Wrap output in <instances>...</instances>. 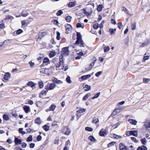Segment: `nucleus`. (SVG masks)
Listing matches in <instances>:
<instances>
[{"label":"nucleus","instance_id":"obj_1","mask_svg":"<svg viewBox=\"0 0 150 150\" xmlns=\"http://www.w3.org/2000/svg\"><path fill=\"white\" fill-rule=\"evenodd\" d=\"M77 40L75 42V44H79L80 46L84 47L83 43L80 33H77Z\"/></svg>","mask_w":150,"mask_h":150},{"label":"nucleus","instance_id":"obj_2","mask_svg":"<svg viewBox=\"0 0 150 150\" xmlns=\"http://www.w3.org/2000/svg\"><path fill=\"white\" fill-rule=\"evenodd\" d=\"M62 57L60 58L59 57V61L58 62L55 63V65L56 67V69L57 70H60V68L61 66L62 65L63 63V61L62 59Z\"/></svg>","mask_w":150,"mask_h":150},{"label":"nucleus","instance_id":"obj_3","mask_svg":"<svg viewBox=\"0 0 150 150\" xmlns=\"http://www.w3.org/2000/svg\"><path fill=\"white\" fill-rule=\"evenodd\" d=\"M56 85L54 83H51L50 84L48 83L45 86V89L47 90H52L56 87Z\"/></svg>","mask_w":150,"mask_h":150},{"label":"nucleus","instance_id":"obj_4","mask_svg":"<svg viewBox=\"0 0 150 150\" xmlns=\"http://www.w3.org/2000/svg\"><path fill=\"white\" fill-rule=\"evenodd\" d=\"M62 54L64 56H67L69 54V52L68 47H64L62 49L61 51Z\"/></svg>","mask_w":150,"mask_h":150},{"label":"nucleus","instance_id":"obj_5","mask_svg":"<svg viewBox=\"0 0 150 150\" xmlns=\"http://www.w3.org/2000/svg\"><path fill=\"white\" fill-rule=\"evenodd\" d=\"M96 61V59L95 57H94L93 58V62L91 63L89 65V67H86V71H89L92 68V67L94 66L95 63Z\"/></svg>","mask_w":150,"mask_h":150},{"label":"nucleus","instance_id":"obj_6","mask_svg":"<svg viewBox=\"0 0 150 150\" xmlns=\"http://www.w3.org/2000/svg\"><path fill=\"white\" fill-rule=\"evenodd\" d=\"M66 32L67 33H70L72 31L71 26L69 24H67L65 25Z\"/></svg>","mask_w":150,"mask_h":150},{"label":"nucleus","instance_id":"obj_7","mask_svg":"<svg viewBox=\"0 0 150 150\" xmlns=\"http://www.w3.org/2000/svg\"><path fill=\"white\" fill-rule=\"evenodd\" d=\"M84 14L87 16L91 15L92 13V11L91 8H87L86 10H84Z\"/></svg>","mask_w":150,"mask_h":150},{"label":"nucleus","instance_id":"obj_8","mask_svg":"<svg viewBox=\"0 0 150 150\" xmlns=\"http://www.w3.org/2000/svg\"><path fill=\"white\" fill-rule=\"evenodd\" d=\"M142 9L144 11L147 12L150 10V3H149L144 6Z\"/></svg>","mask_w":150,"mask_h":150},{"label":"nucleus","instance_id":"obj_9","mask_svg":"<svg viewBox=\"0 0 150 150\" xmlns=\"http://www.w3.org/2000/svg\"><path fill=\"white\" fill-rule=\"evenodd\" d=\"M50 70V69L42 68L40 69V71L42 73L49 74H50L49 71Z\"/></svg>","mask_w":150,"mask_h":150},{"label":"nucleus","instance_id":"obj_10","mask_svg":"<svg viewBox=\"0 0 150 150\" xmlns=\"http://www.w3.org/2000/svg\"><path fill=\"white\" fill-rule=\"evenodd\" d=\"M47 91L45 90H44L42 91L39 94V97L42 98L46 96L47 95Z\"/></svg>","mask_w":150,"mask_h":150},{"label":"nucleus","instance_id":"obj_11","mask_svg":"<svg viewBox=\"0 0 150 150\" xmlns=\"http://www.w3.org/2000/svg\"><path fill=\"white\" fill-rule=\"evenodd\" d=\"M52 80L54 83L57 84H61L63 83L61 81L58 80L55 77H53L52 79Z\"/></svg>","mask_w":150,"mask_h":150},{"label":"nucleus","instance_id":"obj_12","mask_svg":"<svg viewBox=\"0 0 150 150\" xmlns=\"http://www.w3.org/2000/svg\"><path fill=\"white\" fill-rule=\"evenodd\" d=\"M10 76L11 74L9 73H6L4 76V79L6 81H8L10 78Z\"/></svg>","mask_w":150,"mask_h":150},{"label":"nucleus","instance_id":"obj_13","mask_svg":"<svg viewBox=\"0 0 150 150\" xmlns=\"http://www.w3.org/2000/svg\"><path fill=\"white\" fill-rule=\"evenodd\" d=\"M23 109L26 113H28L30 111V109L29 106L25 105L23 107Z\"/></svg>","mask_w":150,"mask_h":150},{"label":"nucleus","instance_id":"obj_14","mask_svg":"<svg viewBox=\"0 0 150 150\" xmlns=\"http://www.w3.org/2000/svg\"><path fill=\"white\" fill-rule=\"evenodd\" d=\"M122 110L121 109H120L119 108L117 109H115L111 114V115L114 116L116 115L117 114L119 113L120 112V111Z\"/></svg>","mask_w":150,"mask_h":150},{"label":"nucleus","instance_id":"obj_15","mask_svg":"<svg viewBox=\"0 0 150 150\" xmlns=\"http://www.w3.org/2000/svg\"><path fill=\"white\" fill-rule=\"evenodd\" d=\"M119 150H128L126 147L122 143H121L119 145Z\"/></svg>","mask_w":150,"mask_h":150},{"label":"nucleus","instance_id":"obj_16","mask_svg":"<svg viewBox=\"0 0 150 150\" xmlns=\"http://www.w3.org/2000/svg\"><path fill=\"white\" fill-rule=\"evenodd\" d=\"M99 134L101 136L105 137L107 134L106 132L104 131L103 129H102L99 132Z\"/></svg>","mask_w":150,"mask_h":150},{"label":"nucleus","instance_id":"obj_17","mask_svg":"<svg viewBox=\"0 0 150 150\" xmlns=\"http://www.w3.org/2000/svg\"><path fill=\"white\" fill-rule=\"evenodd\" d=\"M14 142L15 143V144L16 145H18L19 144H21L22 140L15 137Z\"/></svg>","mask_w":150,"mask_h":150},{"label":"nucleus","instance_id":"obj_18","mask_svg":"<svg viewBox=\"0 0 150 150\" xmlns=\"http://www.w3.org/2000/svg\"><path fill=\"white\" fill-rule=\"evenodd\" d=\"M27 85L28 86L31 87L32 88H35V84L31 81H29L27 83Z\"/></svg>","mask_w":150,"mask_h":150},{"label":"nucleus","instance_id":"obj_19","mask_svg":"<svg viewBox=\"0 0 150 150\" xmlns=\"http://www.w3.org/2000/svg\"><path fill=\"white\" fill-rule=\"evenodd\" d=\"M60 70H62L64 71H66L68 69V67L67 66H64V62H63V63L62 64L61 66V68H60Z\"/></svg>","mask_w":150,"mask_h":150},{"label":"nucleus","instance_id":"obj_20","mask_svg":"<svg viewBox=\"0 0 150 150\" xmlns=\"http://www.w3.org/2000/svg\"><path fill=\"white\" fill-rule=\"evenodd\" d=\"M128 121L132 125H136L137 124V122L135 120L132 119H129L128 120Z\"/></svg>","mask_w":150,"mask_h":150},{"label":"nucleus","instance_id":"obj_21","mask_svg":"<svg viewBox=\"0 0 150 150\" xmlns=\"http://www.w3.org/2000/svg\"><path fill=\"white\" fill-rule=\"evenodd\" d=\"M91 75L90 74L84 75L81 76V79L82 80H85L91 77Z\"/></svg>","mask_w":150,"mask_h":150},{"label":"nucleus","instance_id":"obj_22","mask_svg":"<svg viewBox=\"0 0 150 150\" xmlns=\"http://www.w3.org/2000/svg\"><path fill=\"white\" fill-rule=\"evenodd\" d=\"M71 132V129L69 128V127H67V130L64 133V134L67 135H69Z\"/></svg>","mask_w":150,"mask_h":150},{"label":"nucleus","instance_id":"obj_23","mask_svg":"<svg viewBox=\"0 0 150 150\" xmlns=\"http://www.w3.org/2000/svg\"><path fill=\"white\" fill-rule=\"evenodd\" d=\"M35 122L36 124L39 125L41 123L40 118V117H37L35 120Z\"/></svg>","mask_w":150,"mask_h":150},{"label":"nucleus","instance_id":"obj_24","mask_svg":"<svg viewBox=\"0 0 150 150\" xmlns=\"http://www.w3.org/2000/svg\"><path fill=\"white\" fill-rule=\"evenodd\" d=\"M99 122L98 119L96 117H94L93 119L92 122L93 123L97 124Z\"/></svg>","mask_w":150,"mask_h":150},{"label":"nucleus","instance_id":"obj_25","mask_svg":"<svg viewBox=\"0 0 150 150\" xmlns=\"http://www.w3.org/2000/svg\"><path fill=\"white\" fill-rule=\"evenodd\" d=\"M91 88V86L87 85H86L83 87V89L85 91H89Z\"/></svg>","mask_w":150,"mask_h":150},{"label":"nucleus","instance_id":"obj_26","mask_svg":"<svg viewBox=\"0 0 150 150\" xmlns=\"http://www.w3.org/2000/svg\"><path fill=\"white\" fill-rule=\"evenodd\" d=\"M116 30V29H112L110 28L109 29V31L110 32V33L111 35L114 34L115 33Z\"/></svg>","mask_w":150,"mask_h":150},{"label":"nucleus","instance_id":"obj_27","mask_svg":"<svg viewBox=\"0 0 150 150\" xmlns=\"http://www.w3.org/2000/svg\"><path fill=\"white\" fill-rule=\"evenodd\" d=\"M85 109H83L82 108H80L77 111V112L78 113H81L85 112L86 111Z\"/></svg>","mask_w":150,"mask_h":150},{"label":"nucleus","instance_id":"obj_28","mask_svg":"<svg viewBox=\"0 0 150 150\" xmlns=\"http://www.w3.org/2000/svg\"><path fill=\"white\" fill-rule=\"evenodd\" d=\"M149 43H150V42L149 41H147L142 43L141 47H145L148 45Z\"/></svg>","mask_w":150,"mask_h":150},{"label":"nucleus","instance_id":"obj_29","mask_svg":"<svg viewBox=\"0 0 150 150\" xmlns=\"http://www.w3.org/2000/svg\"><path fill=\"white\" fill-rule=\"evenodd\" d=\"M91 94L90 93H88L86 94L83 98V100H86L88 98V97L90 96Z\"/></svg>","mask_w":150,"mask_h":150},{"label":"nucleus","instance_id":"obj_30","mask_svg":"<svg viewBox=\"0 0 150 150\" xmlns=\"http://www.w3.org/2000/svg\"><path fill=\"white\" fill-rule=\"evenodd\" d=\"M75 3L73 2H69L68 4V6L70 8H71L74 7L75 6Z\"/></svg>","mask_w":150,"mask_h":150},{"label":"nucleus","instance_id":"obj_31","mask_svg":"<svg viewBox=\"0 0 150 150\" xmlns=\"http://www.w3.org/2000/svg\"><path fill=\"white\" fill-rule=\"evenodd\" d=\"M102 9L103 5L100 4L98 6L97 8V10L99 12H100L102 11Z\"/></svg>","mask_w":150,"mask_h":150},{"label":"nucleus","instance_id":"obj_32","mask_svg":"<svg viewBox=\"0 0 150 150\" xmlns=\"http://www.w3.org/2000/svg\"><path fill=\"white\" fill-rule=\"evenodd\" d=\"M23 129L22 128H20L19 129V132L20 133L23 135L25 134L26 133L25 132L23 131Z\"/></svg>","mask_w":150,"mask_h":150},{"label":"nucleus","instance_id":"obj_33","mask_svg":"<svg viewBox=\"0 0 150 150\" xmlns=\"http://www.w3.org/2000/svg\"><path fill=\"white\" fill-rule=\"evenodd\" d=\"M55 54L56 53L55 52H51L49 54V56L50 57H52L55 55Z\"/></svg>","mask_w":150,"mask_h":150},{"label":"nucleus","instance_id":"obj_34","mask_svg":"<svg viewBox=\"0 0 150 150\" xmlns=\"http://www.w3.org/2000/svg\"><path fill=\"white\" fill-rule=\"evenodd\" d=\"M131 131V135H133L134 136L137 137V136L138 133L136 131Z\"/></svg>","mask_w":150,"mask_h":150},{"label":"nucleus","instance_id":"obj_35","mask_svg":"<svg viewBox=\"0 0 150 150\" xmlns=\"http://www.w3.org/2000/svg\"><path fill=\"white\" fill-rule=\"evenodd\" d=\"M43 128L45 131H47L49 130L50 127L47 125H45L43 127Z\"/></svg>","mask_w":150,"mask_h":150},{"label":"nucleus","instance_id":"obj_36","mask_svg":"<svg viewBox=\"0 0 150 150\" xmlns=\"http://www.w3.org/2000/svg\"><path fill=\"white\" fill-rule=\"evenodd\" d=\"M56 106L55 105H52L50 108V110L53 111L55 109Z\"/></svg>","mask_w":150,"mask_h":150},{"label":"nucleus","instance_id":"obj_37","mask_svg":"<svg viewBox=\"0 0 150 150\" xmlns=\"http://www.w3.org/2000/svg\"><path fill=\"white\" fill-rule=\"evenodd\" d=\"M3 119L6 120L8 121L9 120V117L6 114H4L3 115Z\"/></svg>","mask_w":150,"mask_h":150},{"label":"nucleus","instance_id":"obj_38","mask_svg":"<svg viewBox=\"0 0 150 150\" xmlns=\"http://www.w3.org/2000/svg\"><path fill=\"white\" fill-rule=\"evenodd\" d=\"M144 125L146 128H150V121H147L146 124L145 125Z\"/></svg>","mask_w":150,"mask_h":150},{"label":"nucleus","instance_id":"obj_39","mask_svg":"<svg viewBox=\"0 0 150 150\" xmlns=\"http://www.w3.org/2000/svg\"><path fill=\"white\" fill-rule=\"evenodd\" d=\"M85 129L86 131L89 132H92L93 131V129L89 127H86L85 128Z\"/></svg>","mask_w":150,"mask_h":150},{"label":"nucleus","instance_id":"obj_40","mask_svg":"<svg viewBox=\"0 0 150 150\" xmlns=\"http://www.w3.org/2000/svg\"><path fill=\"white\" fill-rule=\"evenodd\" d=\"M131 29L132 30H133L136 29V23H132L131 24Z\"/></svg>","mask_w":150,"mask_h":150},{"label":"nucleus","instance_id":"obj_41","mask_svg":"<svg viewBox=\"0 0 150 150\" xmlns=\"http://www.w3.org/2000/svg\"><path fill=\"white\" fill-rule=\"evenodd\" d=\"M93 27L94 29H97L99 27V24L97 23H95L93 24Z\"/></svg>","mask_w":150,"mask_h":150},{"label":"nucleus","instance_id":"obj_42","mask_svg":"<svg viewBox=\"0 0 150 150\" xmlns=\"http://www.w3.org/2000/svg\"><path fill=\"white\" fill-rule=\"evenodd\" d=\"M100 94V93L98 92L96 94H95L92 98V99H95L96 98H98Z\"/></svg>","mask_w":150,"mask_h":150},{"label":"nucleus","instance_id":"obj_43","mask_svg":"<svg viewBox=\"0 0 150 150\" xmlns=\"http://www.w3.org/2000/svg\"><path fill=\"white\" fill-rule=\"evenodd\" d=\"M88 139L90 140L92 142H95L96 141V139L94 137L91 136H89L88 137Z\"/></svg>","mask_w":150,"mask_h":150},{"label":"nucleus","instance_id":"obj_44","mask_svg":"<svg viewBox=\"0 0 150 150\" xmlns=\"http://www.w3.org/2000/svg\"><path fill=\"white\" fill-rule=\"evenodd\" d=\"M50 60L47 57H45L43 59V63H47L49 62Z\"/></svg>","mask_w":150,"mask_h":150},{"label":"nucleus","instance_id":"obj_45","mask_svg":"<svg viewBox=\"0 0 150 150\" xmlns=\"http://www.w3.org/2000/svg\"><path fill=\"white\" fill-rule=\"evenodd\" d=\"M33 140V137L32 135H30L28 137L27 139V141L28 142H31Z\"/></svg>","mask_w":150,"mask_h":150},{"label":"nucleus","instance_id":"obj_46","mask_svg":"<svg viewBox=\"0 0 150 150\" xmlns=\"http://www.w3.org/2000/svg\"><path fill=\"white\" fill-rule=\"evenodd\" d=\"M113 137L114 138L116 139H120L122 137L121 136H120V135H117L115 134H113Z\"/></svg>","mask_w":150,"mask_h":150},{"label":"nucleus","instance_id":"obj_47","mask_svg":"<svg viewBox=\"0 0 150 150\" xmlns=\"http://www.w3.org/2000/svg\"><path fill=\"white\" fill-rule=\"evenodd\" d=\"M57 39L59 40L60 39V34L59 32H57Z\"/></svg>","mask_w":150,"mask_h":150},{"label":"nucleus","instance_id":"obj_48","mask_svg":"<svg viewBox=\"0 0 150 150\" xmlns=\"http://www.w3.org/2000/svg\"><path fill=\"white\" fill-rule=\"evenodd\" d=\"M6 19L7 20H13L14 19V18L10 15H8L6 18Z\"/></svg>","mask_w":150,"mask_h":150},{"label":"nucleus","instance_id":"obj_49","mask_svg":"<svg viewBox=\"0 0 150 150\" xmlns=\"http://www.w3.org/2000/svg\"><path fill=\"white\" fill-rule=\"evenodd\" d=\"M39 86L40 88H42L44 86L43 83L42 81L39 82Z\"/></svg>","mask_w":150,"mask_h":150},{"label":"nucleus","instance_id":"obj_50","mask_svg":"<svg viewBox=\"0 0 150 150\" xmlns=\"http://www.w3.org/2000/svg\"><path fill=\"white\" fill-rule=\"evenodd\" d=\"M142 143L144 145H145L146 142V139L145 138H144L141 140Z\"/></svg>","mask_w":150,"mask_h":150},{"label":"nucleus","instance_id":"obj_51","mask_svg":"<svg viewBox=\"0 0 150 150\" xmlns=\"http://www.w3.org/2000/svg\"><path fill=\"white\" fill-rule=\"evenodd\" d=\"M110 49L109 47L108 46L105 47L104 48V52H106L108 51Z\"/></svg>","mask_w":150,"mask_h":150},{"label":"nucleus","instance_id":"obj_52","mask_svg":"<svg viewBox=\"0 0 150 150\" xmlns=\"http://www.w3.org/2000/svg\"><path fill=\"white\" fill-rule=\"evenodd\" d=\"M150 81V79L148 78H144L143 79V82L145 83H147Z\"/></svg>","mask_w":150,"mask_h":150},{"label":"nucleus","instance_id":"obj_53","mask_svg":"<svg viewBox=\"0 0 150 150\" xmlns=\"http://www.w3.org/2000/svg\"><path fill=\"white\" fill-rule=\"evenodd\" d=\"M71 17L70 16H68L66 18V19L67 22H69L71 21Z\"/></svg>","mask_w":150,"mask_h":150},{"label":"nucleus","instance_id":"obj_54","mask_svg":"<svg viewBox=\"0 0 150 150\" xmlns=\"http://www.w3.org/2000/svg\"><path fill=\"white\" fill-rule=\"evenodd\" d=\"M63 12L61 10H59L58 11L56 14L57 16H59L63 14Z\"/></svg>","mask_w":150,"mask_h":150},{"label":"nucleus","instance_id":"obj_55","mask_svg":"<svg viewBox=\"0 0 150 150\" xmlns=\"http://www.w3.org/2000/svg\"><path fill=\"white\" fill-rule=\"evenodd\" d=\"M66 80L69 83H71V82L70 78L69 76L67 77L66 79Z\"/></svg>","mask_w":150,"mask_h":150},{"label":"nucleus","instance_id":"obj_56","mask_svg":"<svg viewBox=\"0 0 150 150\" xmlns=\"http://www.w3.org/2000/svg\"><path fill=\"white\" fill-rule=\"evenodd\" d=\"M115 142H112L109 143L108 145V147H110L111 146H112L113 145L115 144Z\"/></svg>","mask_w":150,"mask_h":150},{"label":"nucleus","instance_id":"obj_57","mask_svg":"<svg viewBox=\"0 0 150 150\" xmlns=\"http://www.w3.org/2000/svg\"><path fill=\"white\" fill-rule=\"evenodd\" d=\"M23 32L22 30L21 29H19L17 30L16 32V34H20L22 33Z\"/></svg>","mask_w":150,"mask_h":150},{"label":"nucleus","instance_id":"obj_58","mask_svg":"<svg viewBox=\"0 0 150 150\" xmlns=\"http://www.w3.org/2000/svg\"><path fill=\"white\" fill-rule=\"evenodd\" d=\"M146 54H145V56L143 57V59L144 61H146L147 60H148L149 58V56L148 55H146Z\"/></svg>","mask_w":150,"mask_h":150},{"label":"nucleus","instance_id":"obj_59","mask_svg":"<svg viewBox=\"0 0 150 150\" xmlns=\"http://www.w3.org/2000/svg\"><path fill=\"white\" fill-rule=\"evenodd\" d=\"M102 74V71H99L97 73H96L95 74V76L97 77H99V76L101 74Z\"/></svg>","mask_w":150,"mask_h":150},{"label":"nucleus","instance_id":"obj_60","mask_svg":"<svg viewBox=\"0 0 150 150\" xmlns=\"http://www.w3.org/2000/svg\"><path fill=\"white\" fill-rule=\"evenodd\" d=\"M21 14L23 16L25 17L28 16L29 13H25L24 12H23L21 13Z\"/></svg>","mask_w":150,"mask_h":150},{"label":"nucleus","instance_id":"obj_61","mask_svg":"<svg viewBox=\"0 0 150 150\" xmlns=\"http://www.w3.org/2000/svg\"><path fill=\"white\" fill-rule=\"evenodd\" d=\"M70 145V142L69 140L67 141L65 143V146H68Z\"/></svg>","mask_w":150,"mask_h":150},{"label":"nucleus","instance_id":"obj_62","mask_svg":"<svg viewBox=\"0 0 150 150\" xmlns=\"http://www.w3.org/2000/svg\"><path fill=\"white\" fill-rule=\"evenodd\" d=\"M42 136L40 135H38L37 137V139L38 141H41L42 139Z\"/></svg>","mask_w":150,"mask_h":150},{"label":"nucleus","instance_id":"obj_63","mask_svg":"<svg viewBox=\"0 0 150 150\" xmlns=\"http://www.w3.org/2000/svg\"><path fill=\"white\" fill-rule=\"evenodd\" d=\"M131 139L133 142H137V140L136 138L134 137H132L131 138Z\"/></svg>","mask_w":150,"mask_h":150},{"label":"nucleus","instance_id":"obj_64","mask_svg":"<svg viewBox=\"0 0 150 150\" xmlns=\"http://www.w3.org/2000/svg\"><path fill=\"white\" fill-rule=\"evenodd\" d=\"M118 27L119 29H121L122 26V23L121 22H119L118 23Z\"/></svg>","mask_w":150,"mask_h":150}]
</instances>
